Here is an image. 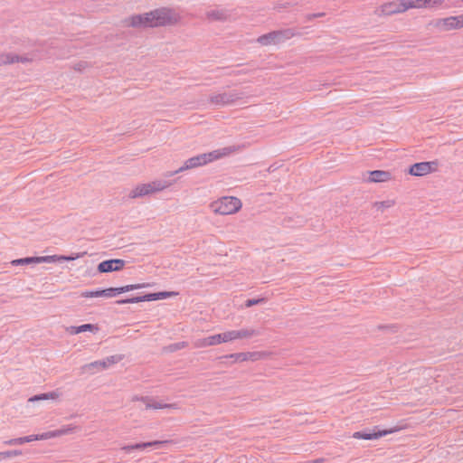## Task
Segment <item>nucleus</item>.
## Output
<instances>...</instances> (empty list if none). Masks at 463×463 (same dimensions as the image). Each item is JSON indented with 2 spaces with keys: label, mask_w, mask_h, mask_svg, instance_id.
I'll return each mask as SVG.
<instances>
[{
  "label": "nucleus",
  "mask_w": 463,
  "mask_h": 463,
  "mask_svg": "<svg viewBox=\"0 0 463 463\" xmlns=\"http://www.w3.org/2000/svg\"><path fill=\"white\" fill-rule=\"evenodd\" d=\"M399 430V429H392V430H375L372 431H356L353 434V438L356 439H378L382 437H384L388 434L393 433L394 431Z\"/></svg>",
  "instance_id": "12"
},
{
  "label": "nucleus",
  "mask_w": 463,
  "mask_h": 463,
  "mask_svg": "<svg viewBox=\"0 0 463 463\" xmlns=\"http://www.w3.org/2000/svg\"><path fill=\"white\" fill-rule=\"evenodd\" d=\"M209 206L214 214L231 215L237 213L241 209L242 203L235 196H222L213 201Z\"/></svg>",
  "instance_id": "3"
},
{
  "label": "nucleus",
  "mask_w": 463,
  "mask_h": 463,
  "mask_svg": "<svg viewBox=\"0 0 463 463\" xmlns=\"http://www.w3.org/2000/svg\"><path fill=\"white\" fill-rule=\"evenodd\" d=\"M125 266V261L120 259H114L104 260L100 262L98 266V270L100 273H107L111 271H118L121 270Z\"/></svg>",
  "instance_id": "13"
},
{
  "label": "nucleus",
  "mask_w": 463,
  "mask_h": 463,
  "mask_svg": "<svg viewBox=\"0 0 463 463\" xmlns=\"http://www.w3.org/2000/svg\"><path fill=\"white\" fill-rule=\"evenodd\" d=\"M149 287V284L147 283H141V284H130L126 285L119 288H109L106 289H101V297L104 298H114L118 294L128 292L135 289H139L143 288Z\"/></svg>",
  "instance_id": "11"
},
{
  "label": "nucleus",
  "mask_w": 463,
  "mask_h": 463,
  "mask_svg": "<svg viewBox=\"0 0 463 463\" xmlns=\"http://www.w3.org/2000/svg\"><path fill=\"white\" fill-rule=\"evenodd\" d=\"M235 150L236 149L232 146H227L191 157L187 159L184 163V165L178 170L175 171V173H181L192 168L203 166L209 163L220 160L223 157L230 156L233 152H235Z\"/></svg>",
  "instance_id": "2"
},
{
  "label": "nucleus",
  "mask_w": 463,
  "mask_h": 463,
  "mask_svg": "<svg viewBox=\"0 0 463 463\" xmlns=\"http://www.w3.org/2000/svg\"><path fill=\"white\" fill-rule=\"evenodd\" d=\"M369 183H387L393 179L392 174L390 171L373 170L367 173Z\"/></svg>",
  "instance_id": "15"
},
{
  "label": "nucleus",
  "mask_w": 463,
  "mask_h": 463,
  "mask_svg": "<svg viewBox=\"0 0 463 463\" xmlns=\"http://www.w3.org/2000/svg\"><path fill=\"white\" fill-rule=\"evenodd\" d=\"M44 436V433H42V434H39V435H30V436H26L24 437V439L27 442H32V441H34V440H43V439H48V438H43Z\"/></svg>",
  "instance_id": "28"
},
{
  "label": "nucleus",
  "mask_w": 463,
  "mask_h": 463,
  "mask_svg": "<svg viewBox=\"0 0 463 463\" xmlns=\"http://www.w3.org/2000/svg\"><path fill=\"white\" fill-rule=\"evenodd\" d=\"M113 364L114 361L112 359H108L107 362H95L93 364H90V366H93V367H99V368H106L107 367V364Z\"/></svg>",
  "instance_id": "30"
},
{
  "label": "nucleus",
  "mask_w": 463,
  "mask_h": 463,
  "mask_svg": "<svg viewBox=\"0 0 463 463\" xmlns=\"http://www.w3.org/2000/svg\"><path fill=\"white\" fill-rule=\"evenodd\" d=\"M435 27L440 31H452L463 28V14L438 19Z\"/></svg>",
  "instance_id": "7"
},
{
  "label": "nucleus",
  "mask_w": 463,
  "mask_h": 463,
  "mask_svg": "<svg viewBox=\"0 0 463 463\" xmlns=\"http://www.w3.org/2000/svg\"><path fill=\"white\" fill-rule=\"evenodd\" d=\"M268 356V353L264 351L241 352L238 353V363L257 362Z\"/></svg>",
  "instance_id": "17"
},
{
  "label": "nucleus",
  "mask_w": 463,
  "mask_h": 463,
  "mask_svg": "<svg viewBox=\"0 0 463 463\" xmlns=\"http://www.w3.org/2000/svg\"><path fill=\"white\" fill-rule=\"evenodd\" d=\"M76 430H77V428L75 426L68 425V426L62 427L59 430L44 432L43 438H48V439H52V438H57V437H61L63 435H68V434L73 433Z\"/></svg>",
  "instance_id": "21"
},
{
  "label": "nucleus",
  "mask_w": 463,
  "mask_h": 463,
  "mask_svg": "<svg viewBox=\"0 0 463 463\" xmlns=\"http://www.w3.org/2000/svg\"><path fill=\"white\" fill-rule=\"evenodd\" d=\"M177 293L174 291H164V292H157V293H150L146 294L143 297H135L131 298L122 299L118 300V304H130V303H139L143 301H154L158 299H165L167 298L175 297Z\"/></svg>",
  "instance_id": "8"
},
{
  "label": "nucleus",
  "mask_w": 463,
  "mask_h": 463,
  "mask_svg": "<svg viewBox=\"0 0 463 463\" xmlns=\"http://www.w3.org/2000/svg\"><path fill=\"white\" fill-rule=\"evenodd\" d=\"M169 185V183L161 180H154L150 183L138 184L129 190L128 196L130 199H136L151 195L162 192Z\"/></svg>",
  "instance_id": "4"
},
{
  "label": "nucleus",
  "mask_w": 463,
  "mask_h": 463,
  "mask_svg": "<svg viewBox=\"0 0 463 463\" xmlns=\"http://www.w3.org/2000/svg\"><path fill=\"white\" fill-rule=\"evenodd\" d=\"M36 401H43V399L42 398V394L40 395H35L33 397H31L29 399V402H36Z\"/></svg>",
  "instance_id": "33"
},
{
  "label": "nucleus",
  "mask_w": 463,
  "mask_h": 463,
  "mask_svg": "<svg viewBox=\"0 0 463 463\" xmlns=\"http://www.w3.org/2000/svg\"><path fill=\"white\" fill-rule=\"evenodd\" d=\"M438 165L436 161L416 163L410 166L408 172L413 176H424L437 171Z\"/></svg>",
  "instance_id": "9"
},
{
  "label": "nucleus",
  "mask_w": 463,
  "mask_h": 463,
  "mask_svg": "<svg viewBox=\"0 0 463 463\" xmlns=\"http://www.w3.org/2000/svg\"><path fill=\"white\" fill-rule=\"evenodd\" d=\"M282 40V34L279 32H272L258 38V43L261 45L278 44Z\"/></svg>",
  "instance_id": "20"
},
{
  "label": "nucleus",
  "mask_w": 463,
  "mask_h": 463,
  "mask_svg": "<svg viewBox=\"0 0 463 463\" xmlns=\"http://www.w3.org/2000/svg\"><path fill=\"white\" fill-rule=\"evenodd\" d=\"M408 8H434L443 5L444 0H407Z\"/></svg>",
  "instance_id": "16"
},
{
  "label": "nucleus",
  "mask_w": 463,
  "mask_h": 463,
  "mask_svg": "<svg viewBox=\"0 0 463 463\" xmlns=\"http://www.w3.org/2000/svg\"><path fill=\"white\" fill-rule=\"evenodd\" d=\"M59 397H60V394L57 392H51L42 394V398L43 400H57Z\"/></svg>",
  "instance_id": "29"
},
{
  "label": "nucleus",
  "mask_w": 463,
  "mask_h": 463,
  "mask_svg": "<svg viewBox=\"0 0 463 463\" xmlns=\"http://www.w3.org/2000/svg\"><path fill=\"white\" fill-rule=\"evenodd\" d=\"M259 302H260V300H249V301L247 302V306H248V307H250V306H252V305L258 304Z\"/></svg>",
  "instance_id": "34"
},
{
  "label": "nucleus",
  "mask_w": 463,
  "mask_h": 463,
  "mask_svg": "<svg viewBox=\"0 0 463 463\" xmlns=\"http://www.w3.org/2000/svg\"><path fill=\"white\" fill-rule=\"evenodd\" d=\"M19 455H21V451H18V450H9V451H5V452H0V460L16 457Z\"/></svg>",
  "instance_id": "26"
},
{
  "label": "nucleus",
  "mask_w": 463,
  "mask_h": 463,
  "mask_svg": "<svg viewBox=\"0 0 463 463\" xmlns=\"http://www.w3.org/2000/svg\"><path fill=\"white\" fill-rule=\"evenodd\" d=\"M86 252H79L73 256H63V255H50L41 257H28L24 259H18L12 261L13 265L21 264H33V263H51L56 261H71L76 259L81 258Z\"/></svg>",
  "instance_id": "5"
},
{
  "label": "nucleus",
  "mask_w": 463,
  "mask_h": 463,
  "mask_svg": "<svg viewBox=\"0 0 463 463\" xmlns=\"http://www.w3.org/2000/svg\"><path fill=\"white\" fill-rule=\"evenodd\" d=\"M232 342L231 331H225L222 333L209 335L207 337L199 339L195 343V346L199 348H204L213 345H218L225 343Z\"/></svg>",
  "instance_id": "6"
},
{
  "label": "nucleus",
  "mask_w": 463,
  "mask_h": 463,
  "mask_svg": "<svg viewBox=\"0 0 463 463\" xmlns=\"http://www.w3.org/2000/svg\"><path fill=\"white\" fill-rule=\"evenodd\" d=\"M31 61L32 59L25 56H20L14 52H4L0 54V66L10 65L18 62L27 63Z\"/></svg>",
  "instance_id": "14"
},
{
  "label": "nucleus",
  "mask_w": 463,
  "mask_h": 463,
  "mask_svg": "<svg viewBox=\"0 0 463 463\" xmlns=\"http://www.w3.org/2000/svg\"><path fill=\"white\" fill-rule=\"evenodd\" d=\"M80 296L85 298H100L101 297V289L92 290V291H83V292H81Z\"/></svg>",
  "instance_id": "25"
},
{
  "label": "nucleus",
  "mask_w": 463,
  "mask_h": 463,
  "mask_svg": "<svg viewBox=\"0 0 463 463\" xmlns=\"http://www.w3.org/2000/svg\"><path fill=\"white\" fill-rule=\"evenodd\" d=\"M409 10L407 0H396L389 2L381 6V12L385 15L403 13Z\"/></svg>",
  "instance_id": "10"
},
{
  "label": "nucleus",
  "mask_w": 463,
  "mask_h": 463,
  "mask_svg": "<svg viewBox=\"0 0 463 463\" xmlns=\"http://www.w3.org/2000/svg\"><path fill=\"white\" fill-rule=\"evenodd\" d=\"M97 328L91 325V324H85V325H81L80 326H77V327H73L72 328V333L73 334H80V333H82V332H85V331H93V330H96Z\"/></svg>",
  "instance_id": "24"
},
{
  "label": "nucleus",
  "mask_w": 463,
  "mask_h": 463,
  "mask_svg": "<svg viewBox=\"0 0 463 463\" xmlns=\"http://www.w3.org/2000/svg\"><path fill=\"white\" fill-rule=\"evenodd\" d=\"M181 21V15L175 10L162 7L129 17L126 23L131 27L172 26Z\"/></svg>",
  "instance_id": "1"
},
{
  "label": "nucleus",
  "mask_w": 463,
  "mask_h": 463,
  "mask_svg": "<svg viewBox=\"0 0 463 463\" xmlns=\"http://www.w3.org/2000/svg\"><path fill=\"white\" fill-rule=\"evenodd\" d=\"M147 407L153 408V409H156V410H159V409H175V404H167V403H155L153 405H148Z\"/></svg>",
  "instance_id": "27"
},
{
  "label": "nucleus",
  "mask_w": 463,
  "mask_h": 463,
  "mask_svg": "<svg viewBox=\"0 0 463 463\" xmlns=\"http://www.w3.org/2000/svg\"><path fill=\"white\" fill-rule=\"evenodd\" d=\"M396 204L394 199H387L384 201L375 202L373 203V209L378 213H383L387 209L392 208Z\"/></svg>",
  "instance_id": "22"
},
{
  "label": "nucleus",
  "mask_w": 463,
  "mask_h": 463,
  "mask_svg": "<svg viewBox=\"0 0 463 463\" xmlns=\"http://www.w3.org/2000/svg\"><path fill=\"white\" fill-rule=\"evenodd\" d=\"M226 358L232 359L233 363H238V353L229 354Z\"/></svg>",
  "instance_id": "32"
},
{
  "label": "nucleus",
  "mask_w": 463,
  "mask_h": 463,
  "mask_svg": "<svg viewBox=\"0 0 463 463\" xmlns=\"http://www.w3.org/2000/svg\"><path fill=\"white\" fill-rule=\"evenodd\" d=\"M211 101L216 105H228L232 104L234 99H232L230 95L222 93L213 96L211 98Z\"/></svg>",
  "instance_id": "23"
},
{
  "label": "nucleus",
  "mask_w": 463,
  "mask_h": 463,
  "mask_svg": "<svg viewBox=\"0 0 463 463\" xmlns=\"http://www.w3.org/2000/svg\"><path fill=\"white\" fill-rule=\"evenodd\" d=\"M9 445H22L24 443H26L24 437L14 439L6 442Z\"/></svg>",
  "instance_id": "31"
},
{
  "label": "nucleus",
  "mask_w": 463,
  "mask_h": 463,
  "mask_svg": "<svg viewBox=\"0 0 463 463\" xmlns=\"http://www.w3.org/2000/svg\"><path fill=\"white\" fill-rule=\"evenodd\" d=\"M168 443L167 440H154L150 442L137 443L124 448L126 451L141 450L146 448H159L161 445Z\"/></svg>",
  "instance_id": "19"
},
{
  "label": "nucleus",
  "mask_w": 463,
  "mask_h": 463,
  "mask_svg": "<svg viewBox=\"0 0 463 463\" xmlns=\"http://www.w3.org/2000/svg\"><path fill=\"white\" fill-rule=\"evenodd\" d=\"M232 342L241 339H250L258 335V331L253 328H241L239 330H230Z\"/></svg>",
  "instance_id": "18"
}]
</instances>
